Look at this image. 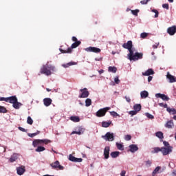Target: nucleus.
Instances as JSON below:
<instances>
[{
    "label": "nucleus",
    "instance_id": "cd10ccee",
    "mask_svg": "<svg viewBox=\"0 0 176 176\" xmlns=\"http://www.w3.org/2000/svg\"><path fill=\"white\" fill-rule=\"evenodd\" d=\"M140 96H141V98H146V97H148V96H149V93H148V91H142L140 93Z\"/></svg>",
    "mask_w": 176,
    "mask_h": 176
},
{
    "label": "nucleus",
    "instance_id": "dca6fc26",
    "mask_svg": "<svg viewBox=\"0 0 176 176\" xmlns=\"http://www.w3.org/2000/svg\"><path fill=\"white\" fill-rule=\"evenodd\" d=\"M155 97L157 98H162V100H163L164 101H168V100H170V98L167 96L162 94H156Z\"/></svg>",
    "mask_w": 176,
    "mask_h": 176
},
{
    "label": "nucleus",
    "instance_id": "f03ea898",
    "mask_svg": "<svg viewBox=\"0 0 176 176\" xmlns=\"http://www.w3.org/2000/svg\"><path fill=\"white\" fill-rule=\"evenodd\" d=\"M52 141L47 139H36L32 142V145L34 148H36L38 145H47V144H50Z\"/></svg>",
    "mask_w": 176,
    "mask_h": 176
},
{
    "label": "nucleus",
    "instance_id": "a18cd8bd",
    "mask_svg": "<svg viewBox=\"0 0 176 176\" xmlns=\"http://www.w3.org/2000/svg\"><path fill=\"white\" fill-rule=\"evenodd\" d=\"M146 118H148V119H155V117L149 113H146Z\"/></svg>",
    "mask_w": 176,
    "mask_h": 176
},
{
    "label": "nucleus",
    "instance_id": "6e6d98bb",
    "mask_svg": "<svg viewBox=\"0 0 176 176\" xmlns=\"http://www.w3.org/2000/svg\"><path fill=\"white\" fill-rule=\"evenodd\" d=\"M151 164H152V161L148 160L146 162V166H148V167H151Z\"/></svg>",
    "mask_w": 176,
    "mask_h": 176
},
{
    "label": "nucleus",
    "instance_id": "2eb2a0df",
    "mask_svg": "<svg viewBox=\"0 0 176 176\" xmlns=\"http://www.w3.org/2000/svg\"><path fill=\"white\" fill-rule=\"evenodd\" d=\"M167 32L169 35H171V36L175 35L176 33V27L175 26L169 27L167 29Z\"/></svg>",
    "mask_w": 176,
    "mask_h": 176
},
{
    "label": "nucleus",
    "instance_id": "69168bd1",
    "mask_svg": "<svg viewBox=\"0 0 176 176\" xmlns=\"http://www.w3.org/2000/svg\"><path fill=\"white\" fill-rule=\"evenodd\" d=\"M157 46H159V43H157V44L153 45V48H154V49H157Z\"/></svg>",
    "mask_w": 176,
    "mask_h": 176
},
{
    "label": "nucleus",
    "instance_id": "4468645a",
    "mask_svg": "<svg viewBox=\"0 0 176 176\" xmlns=\"http://www.w3.org/2000/svg\"><path fill=\"white\" fill-rule=\"evenodd\" d=\"M25 173V166H21L19 167L16 168V174L18 175H23Z\"/></svg>",
    "mask_w": 176,
    "mask_h": 176
},
{
    "label": "nucleus",
    "instance_id": "9b49d317",
    "mask_svg": "<svg viewBox=\"0 0 176 176\" xmlns=\"http://www.w3.org/2000/svg\"><path fill=\"white\" fill-rule=\"evenodd\" d=\"M86 52H90L92 53H101V49L96 47H89L85 49Z\"/></svg>",
    "mask_w": 176,
    "mask_h": 176
},
{
    "label": "nucleus",
    "instance_id": "1a4fd4ad",
    "mask_svg": "<svg viewBox=\"0 0 176 176\" xmlns=\"http://www.w3.org/2000/svg\"><path fill=\"white\" fill-rule=\"evenodd\" d=\"M142 57H144V54H142V52H135L133 58L131 59V61H137L138 60H141L142 59Z\"/></svg>",
    "mask_w": 176,
    "mask_h": 176
},
{
    "label": "nucleus",
    "instance_id": "aec40b11",
    "mask_svg": "<svg viewBox=\"0 0 176 176\" xmlns=\"http://www.w3.org/2000/svg\"><path fill=\"white\" fill-rule=\"evenodd\" d=\"M12 107L14 109H20V107H23V103L19 102L18 99H16V102L12 104Z\"/></svg>",
    "mask_w": 176,
    "mask_h": 176
},
{
    "label": "nucleus",
    "instance_id": "0e129e2a",
    "mask_svg": "<svg viewBox=\"0 0 176 176\" xmlns=\"http://www.w3.org/2000/svg\"><path fill=\"white\" fill-rule=\"evenodd\" d=\"M152 79H153V77L152 76H149L148 77V82H151Z\"/></svg>",
    "mask_w": 176,
    "mask_h": 176
},
{
    "label": "nucleus",
    "instance_id": "09e8293b",
    "mask_svg": "<svg viewBox=\"0 0 176 176\" xmlns=\"http://www.w3.org/2000/svg\"><path fill=\"white\" fill-rule=\"evenodd\" d=\"M162 8L164 9H166V10H168V9H170V7L168 6V3H164L162 5Z\"/></svg>",
    "mask_w": 176,
    "mask_h": 176
},
{
    "label": "nucleus",
    "instance_id": "338daca9",
    "mask_svg": "<svg viewBox=\"0 0 176 176\" xmlns=\"http://www.w3.org/2000/svg\"><path fill=\"white\" fill-rule=\"evenodd\" d=\"M98 73L100 74V75H101V74H104V71L102 69L99 70Z\"/></svg>",
    "mask_w": 176,
    "mask_h": 176
},
{
    "label": "nucleus",
    "instance_id": "49530a36",
    "mask_svg": "<svg viewBox=\"0 0 176 176\" xmlns=\"http://www.w3.org/2000/svg\"><path fill=\"white\" fill-rule=\"evenodd\" d=\"M148 36V33L143 32L140 34V38H142V39H145Z\"/></svg>",
    "mask_w": 176,
    "mask_h": 176
},
{
    "label": "nucleus",
    "instance_id": "4d7b16f0",
    "mask_svg": "<svg viewBox=\"0 0 176 176\" xmlns=\"http://www.w3.org/2000/svg\"><path fill=\"white\" fill-rule=\"evenodd\" d=\"M148 1L149 0H142L140 1V3H142V5H146V3H148Z\"/></svg>",
    "mask_w": 176,
    "mask_h": 176
},
{
    "label": "nucleus",
    "instance_id": "774afa93",
    "mask_svg": "<svg viewBox=\"0 0 176 176\" xmlns=\"http://www.w3.org/2000/svg\"><path fill=\"white\" fill-rule=\"evenodd\" d=\"M173 119H174V120H176V116H173Z\"/></svg>",
    "mask_w": 176,
    "mask_h": 176
},
{
    "label": "nucleus",
    "instance_id": "ddd939ff",
    "mask_svg": "<svg viewBox=\"0 0 176 176\" xmlns=\"http://www.w3.org/2000/svg\"><path fill=\"white\" fill-rule=\"evenodd\" d=\"M122 47L124 49H127V50L133 49V41H128L126 43H124V44H122Z\"/></svg>",
    "mask_w": 176,
    "mask_h": 176
},
{
    "label": "nucleus",
    "instance_id": "f704fd0d",
    "mask_svg": "<svg viewBox=\"0 0 176 176\" xmlns=\"http://www.w3.org/2000/svg\"><path fill=\"white\" fill-rule=\"evenodd\" d=\"M41 131H37L36 133H28V137H30L31 138H34V137L38 135V134H40Z\"/></svg>",
    "mask_w": 176,
    "mask_h": 176
},
{
    "label": "nucleus",
    "instance_id": "bb28decb",
    "mask_svg": "<svg viewBox=\"0 0 176 176\" xmlns=\"http://www.w3.org/2000/svg\"><path fill=\"white\" fill-rule=\"evenodd\" d=\"M70 120L74 123H78V122H80V118L78 116H71Z\"/></svg>",
    "mask_w": 176,
    "mask_h": 176
},
{
    "label": "nucleus",
    "instance_id": "2f4dec72",
    "mask_svg": "<svg viewBox=\"0 0 176 176\" xmlns=\"http://www.w3.org/2000/svg\"><path fill=\"white\" fill-rule=\"evenodd\" d=\"M116 146L119 151H124V146H123L122 144L117 142Z\"/></svg>",
    "mask_w": 176,
    "mask_h": 176
},
{
    "label": "nucleus",
    "instance_id": "0eeeda50",
    "mask_svg": "<svg viewBox=\"0 0 176 176\" xmlns=\"http://www.w3.org/2000/svg\"><path fill=\"white\" fill-rule=\"evenodd\" d=\"M50 166L54 170H64V166L60 165V162L58 161L50 164Z\"/></svg>",
    "mask_w": 176,
    "mask_h": 176
},
{
    "label": "nucleus",
    "instance_id": "37998d69",
    "mask_svg": "<svg viewBox=\"0 0 176 176\" xmlns=\"http://www.w3.org/2000/svg\"><path fill=\"white\" fill-rule=\"evenodd\" d=\"M131 13L132 14H133V16H138V13H140V10H132Z\"/></svg>",
    "mask_w": 176,
    "mask_h": 176
},
{
    "label": "nucleus",
    "instance_id": "a19ab883",
    "mask_svg": "<svg viewBox=\"0 0 176 176\" xmlns=\"http://www.w3.org/2000/svg\"><path fill=\"white\" fill-rule=\"evenodd\" d=\"M159 152H162V148L160 147H155L153 148V153H159Z\"/></svg>",
    "mask_w": 176,
    "mask_h": 176
},
{
    "label": "nucleus",
    "instance_id": "ea45409f",
    "mask_svg": "<svg viewBox=\"0 0 176 176\" xmlns=\"http://www.w3.org/2000/svg\"><path fill=\"white\" fill-rule=\"evenodd\" d=\"M90 105H91V99H90V98L86 99V100H85V106L90 107Z\"/></svg>",
    "mask_w": 176,
    "mask_h": 176
},
{
    "label": "nucleus",
    "instance_id": "4be33fe9",
    "mask_svg": "<svg viewBox=\"0 0 176 176\" xmlns=\"http://www.w3.org/2000/svg\"><path fill=\"white\" fill-rule=\"evenodd\" d=\"M155 74V72L152 69H148L146 72H143L142 75L144 76H149V75H153Z\"/></svg>",
    "mask_w": 176,
    "mask_h": 176
},
{
    "label": "nucleus",
    "instance_id": "20e7f679",
    "mask_svg": "<svg viewBox=\"0 0 176 176\" xmlns=\"http://www.w3.org/2000/svg\"><path fill=\"white\" fill-rule=\"evenodd\" d=\"M109 109H111V107H104L103 109H100L96 112V116L97 118H102L105 116L107 112H108Z\"/></svg>",
    "mask_w": 176,
    "mask_h": 176
},
{
    "label": "nucleus",
    "instance_id": "f3484780",
    "mask_svg": "<svg viewBox=\"0 0 176 176\" xmlns=\"http://www.w3.org/2000/svg\"><path fill=\"white\" fill-rule=\"evenodd\" d=\"M53 100L50 98H45L43 99V104L45 107H50Z\"/></svg>",
    "mask_w": 176,
    "mask_h": 176
},
{
    "label": "nucleus",
    "instance_id": "7c9ffc66",
    "mask_svg": "<svg viewBox=\"0 0 176 176\" xmlns=\"http://www.w3.org/2000/svg\"><path fill=\"white\" fill-rule=\"evenodd\" d=\"M71 134L72 135V134H78V135H80L83 134V129L80 128L78 131H74L72 132Z\"/></svg>",
    "mask_w": 176,
    "mask_h": 176
},
{
    "label": "nucleus",
    "instance_id": "13d9d810",
    "mask_svg": "<svg viewBox=\"0 0 176 176\" xmlns=\"http://www.w3.org/2000/svg\"><path fill=\"white\" fill-rule=\"evenodd\" d=\"M160 107H163L164 108H168L167 107V104H164V103H159Z\"/></svg>",
    "mask_w": 176,
    "mask_h": 176
},
{
    "label": "nucleus",
    "instance_id": "680f3d73",
    "mask_svg": "<svg viewBox=\"0 0 176 176\" xmlns=\"http://www.w3.org/2000/svg\"><path fill=\"white\" fill-rule=\"evenodd\" d=\"M72 39L73 42H80L79 41H78V38L75 36H73Z\"/></svg>",
    "mask_w": 176,
    "mask_h": 176
},
{
    "label": "nucleus",
    "instance_id": "473e14b6",
    "mask_svg": "<svg viewBox=\"0 0 176 176\" xmlns=\"http://www.w3.org/2000/svg\"><path fill=\"white\" fill-rule=\"evenodd\" d=\"M166 111H167L168 112H169V113H171V112H172V115H176V109H174V108L171 109V108H170V107H168V108L166 109Z\"/></svg>",
    "mask_w": 176,
    "mask_h": 176
},
{
    "label": "nucleus",
    "instance_id": "a878e982",
    "mask_svg": "<svg viewBox=\"0 0 176 176\" xmlns=\"http://www.w3.org/2000/svg\"><path fill=\"white\" fill-rule=\"evenodd\" d=\"M120 155V152L119 151H113L110 153V156L113 157V159H116Z\"/></svg>",
    "mask_w": 176,
    "mask_h": 176
},
{
    "label": "nucleus",
    "instance_id": "393cba45",
    "mask_svg": "<svg viewBox=\"0 0 176 176\" xmlns=\"http://www.w3.org/2000/svg\"><path fill=\"white\" fill-rule=\"evenodd\" d=\"M111 124H112V121H108V122L103 121L102 122V127L107 128V127H109Z\"/></svg>",
    "mask_w": 176,
    "mask_h": 176
},
{
    "label": "nucleus",
    "instance_id": "f8f14e48",
    "mask_svg": "<svg viewBox=\"0 0 176 176\" xmlns=\"http://www.w3.org/2000/svg\"><path fill=\"white\" fill-rule=\"evenodd\" d=\"M69 160H70V162H74V163H81V162H83V159L76 158L74 156H73L72 155H69Z\"/></svg>",
    "mask_w": 176,
    "mask_h": 176
},
{
    "label": "nucleus",
    "instance_id": "7ed1b4c3",
    "mask_svg": "<svg viewBox=\"0 0 176 176\" xmlns=\"http://www.w3.org/2000/svg\"><path fill=\"white\" fill-rule=\"evenodd\" d=\"M80 43H82L80 41H76L75 43H74L71 47H69L67 49V50H63L61 48L59 49V51L63 53V54H65V53H72V49H76V47H78V46H79L80 45Z\"/></svg>",
    "mask_w": 176,
    "mask_h": 176
},
{
    "label": "nucleus",
    "instance_id": "864d4df0",
    "mask_svg": "<svg viewBox=\"0 0 176 176\" xmlns=\"http://www.w3.org/2000/svg\"><path fill=\"white\" fill-rule=\"evenodd\" d=\"M131 140V135H125V140L126 141H130Z\"/></svg>",
    "mask_w": 176,
    "mask_h": 176
},
{
    "label": "nucleus",
    "instance_id": "6e6552de",
    "mask_svg": "<svg viewBox=\"0 0 176 176\" xmlns=\"http://www.w3.org/2000/svg\"><path fill=\"white\" fill-rule=\"evenodd\" d=\"M161 152L164 155V156H166L168 155L169 153H171L173 152V146H168V147H162L161 148Z\"/></svg>",
    "mask_w": 176,
    "mask_h": 176
},
{
    "label": "nucleus",
    "instance_id": "3c124183",
    "mask_svg": "<svg viewBox=\"0 0 176 176\" xmlns=\"http://www.w3.org/2000/svg\"><path fill=\"white\" fill-rule=\"evenodd\" d=\"M137 113L138 112L135 110L129 111V115H131V116H134V115H137Z\"/></svg>",
    "mask_w": 176,
    "mask_h": 176
},
{
    "label": "nucleus",
    "instance_id": "e2e57ef3",
    "mask_svg": "<svg viewBox=\"0 0 176 176\" xmlns=\"http://www.w3.org/2000/svg\"><path fill=\"white\" fill-rule=\"evenodd\" d=\"M121 176H126V170H122L121 173H120Z\"/></svg>",
    "mask_w": 176,
    "mask_h": 176
},
{
    "label": "nucleus",
    "instance_id": "c9c22d12",
    "mask_svg": "<svg viewBox=\"0 0 176 176\" xmlns=\"http://www.w3.org/2000/svg\"><path fill=\"white\" fill-rule=\"evenodd\" d=\"M155 135H156V137H157L158 138H160V140H163V138H164V136H163L162 132H160V131L157 132V133H155Z\"/></svg>",
    "mask_w": 176,
    "mask_h": 176
},
{
    "label": "nucleus",
    "instance_id": "e433bc0d",
    "mask_svg": "<svg viewBox=\"0 0 176 176\" xmlns=\"http://www.w3.org/2000/svg\"><path fill=\"white\" fill-rule=\"evenodd\" d=\"M17 160V155L16 154H14L9 160L10 163H13L14 162H16Z\"/></svg>",
    "mask_w": 176,
    "mask_h": 176
},
{
    "label": "nucleus",
    "instance_id": "4c0bfd02",
    "mask_svg": "<svg viewBox=\"0 0 176 176\" xmlns=\"http://www.w3.org/2000/svg\"><path fill=\"white\" fill-rule=\"evenodd\" d=\"M8 112V109L3 106H0V113H6Z\"/></svg>",
    "mask_w": 176,
    "mask_h": 176
},
{
    "label": "nucleus",
    "instance_id": "052dcab7",
    "mask_svg": "<svg viewBox=\"0 0 176 176\" xmlns=\"http://www.w3.org/2000/svg\"><path fill=\"white\" fill-rule=\"evenodd\" d=\"M19 130H20V131H23V133H25V129L21 127V126H19Z\"/></svg>",
    "mask_w": 176,
    "mask_h": 176
},
{
    "label": "nucleus",
    "instance_id": "5fc2aeb1",
    "mask_svg": "<svg viewBox=\"0 0 176 176\" xmlns=\"http://www.w3.org/2000/svg\"><path fill=\"white\" fill-rule=\"evenodd\" d=\"M163 144L165 146H166V148H168V146H170V143H168V142H166V141H164L163 142Z\"/></svg>",
    "mask_w": 176,
    "mask_h": 176
},
{
    "label": "nucleus",
    "instance_id": "c85d7f7f",
    "mask_svg": "<svg viewBox=\"0 0 176 176\" xmlns=\"http://www.w3.org/2000/svg\"><path fill=\"white\" fill-rule=\"evenodd\" d=\"M142 106L140 104H136L133 106V109L136 111V112H140L141 111Z\"/></svg>",
    "mask_w": 176,
    "mask_h": 176
},
{
    "label": "nucleus",
    "instance_id": "8fccbe9b",
    "mask_svg": "<svg viewBox=\"0 0 176 176\" xmlns=\"http://www.w3.org/2000/svg\"><path fill=\"white\" fill-rule=\"evenodd\" d=\"M152 12H153V13H155V17L157 18L159 17V11H157V10H153Z\"/></svg>",
    "mask_w": 176,
    "mask_h": 176
},
{
    "label": "nucleus",
    "instance_id": "9d476101",
    "mask_svg": "<svg viewBox=\"0 0 176 176\" xmlns=\"http://www.w3.org/2000/svg\"><path fill=\"white\" fill-rule=\"evenodd\" d=\"M102 138L106 141H113L115 140L113 133H111V132H107L104 136H102Z\"/></svg>",
    "mask_w": 176,
    "mask_h": 176
},
{
    "label": "nucleus",
    "instance_id": "412c9836",
    "mask_svg": "<svg viewBox=\"0 0 176 176\" xmlns=\"http://www.w3.org/2000/svg\"><path fill=\"white\" fill-rule=\"evenodd\" d=\"M129 151L132 153H134V152H137L138 151V146L137 144H131L129 146Z\"/></svg>",
    "mask_w": 176,
    "mask_h": 176
},
{
    "label": "nucleus",
    "instance_id": "f257e3e1",
    "mask_svg": "<svg viewBox=\"0 0 176 176\" xmlns=\"http://www.w3.org/2000/svg\"><path fill=\"white\" fill-rule=\"evenodd\" d=\"M51 71H54V67L45 65L41 68L40 72L41 74H43L44 75L49 76L50 75H52Z\"/></svg>",
    "mask_w": 176,
    "mask_h": 176
},
{
    "label": "nucleus",
    "instance_id": "5701e85b",
    "mask_svg": "<svg viewBox=\"0 0 176 176\" xmlns=\"http://www.w3.org/2000/svg\"><path fill=\"white\" fill-rule=\"evenodd\" d=\"M128 51L129 52V53L128 54V58L129 60H130V61H131L133 57L134 56V51L133 50V48H130L129 50H128Z\"/></svg>",
    "mask_w": 176,
    "mask_h": 176
},
{
    "label": "nucleus",
    "instance_id": "c756f323",
    "mask_svg": "<svg viewBox=\"0 0 176 176\" xmlns=\"http://www.w3.org/2000/svg\"><path fill=\"white\" fill-rule=\"evenodd\" d=\"M116 71H118V69L116 68V67H112V66L109 67V72H113V74H116Z\"/></svg>",
    "mask_w": 176,
    "mask_h": 176
},
{
    "label": "nucleus",
    "instance_id": "bf43d9fd",
    "mask_svg": "<svg viewBox=\"0 0 176 176\" xmlns=\"http://www.w3.org/2000/svg\"><path fill=\"white\" fill-rule=\"evenodd\" d=\"M125 100L127 102H131V99L129 96H125Z\"/></svg>",
    "mask_w": 176,
    "mask_h": 176
},
{
    "label": "nucleus",
    "instance_id": "b1692460",
    "mask_svg": "<svg viewBox=\"0 0 176 176\" xmlns=\"http://www.w3.org/2000/svg\"><path fill=\"white\" fill-rule=\"evenodd\" d=\"M165 126L167 129H173V127H174V122H173V120H169L166 122Z\"/></svg>",
    "mask_w": 176,
    "mask_h": 176
},
{
    "label": "nucleus",
    "instance_id": "c03bdc74",
    "mask_svg": "<svg viewBox=\"0 0 176 176\" xmlns=\"http://www.w3.org/2000/svg\"><path fill=\"white\" fill-rule=\"evenodd\" d=\"M110 115H111V116H113L114 118H117V116H120V115L116 113V111H111Z\"/></svg>",
    "mask_w": 176,
    "mask_h": 176
},
{
    "label": "nucleus",
    "instance_id": "72a5a7b5",
    "mask_svg": "<svg viewBox=\"0 0 176 176\" xmlns=\"http://www.w3.org/2000/svg\"><path fill=\"white\" fill-rule=\"evenodd\" d=\"M43 151H46V148L42 146H39L36 148V152H43Z\"/></svg>",
    "mask_w": 176,
    "mask_h": 176
},
{
    "label": "nucleus",
    "instance_id": "a211bd4d",
    "mask_svg": "<svg viewBox=\"0 0 176 176\" xmlns=\"http://www.w3.org/2000/svg\"><path fill=\"white\" fill-rule=\"evenodd\" d=\"M111 151V148L109 146H106L104 149V159H109V152Z\"/></svg>",
    "mask_w": 176,
    "mask_h": 176
},
{
    "label": "nucleus",
    "instance_id": "de8ad7c7",
    "mask_svg": "<svg viewBox=\"0 0 176 176\" xmlns=\"http://www.w3.org/2000/svg\"><path fill=\"white\" fill-rule=\"evenodd\" d=\"M71 65H75V63H69L67 65H63V67L68 68V67H71Z\"/></svg>",
    "mask_w": 176,
    "mask_h": 176
},
{
    "label": "nucleus",
    "instance_id": "603ef678",
    "mask_svg": "<svg viewBox=\"0 0 176 176\" xmlns=\"http://www.w3.org/2000/svg\"><path fill=\"white\" fill-rule=\"evenodd\" d=\"M114 82L115 83H116V85H119V83H120V80H119V77H116L114 78Z\"/></svg>",
    "mask_w": 176,
    "mask_h": 176
},
{
    "label": "nucleus",
    "instance_id": "79ce46f5",
    "mask_svg": "<svg viewBox=\"0 0 176 176\" xmlns=\"http://www.w3.org/2000/svg\"><path fill=\"white\" fill-rule=\"evenodd\" d=\"M27 123L28 124H32L34 123V120H32V118H31L30 116L28 117Z\"/></svg>",
    "mask_w": 176,
    "mask_h": 176
},
{
    "label": "nucleus",
    "instance_id": "58836bf2",
    "mask_svg": "<svg viewBox=\"0 0 176 176\" xmlns=\"http://www.w3.org/2000/svg\"><path fill=\"white\" fill-rule=\"evenodd\" d=\"M160 170V166H157L155 170L152 173V175L155 176L157 173H159V170Z\"/></svg>",
    "mask_w": 176,
    "mask_h": 176
},
{
    "label": "nucleus",
    "instance_id": "6ab92c4d",
    "mask_svg": "<svg viewBox=\"0 0 176 176\" xmlns=\"http://www.w3.org/2000/svg\"><path fill=\"white\" fill-rule=\"evenodd\" d=\"M166 78L169 80L170 83H174V82H176L175 76L170 74L169 72L167 73Z\"/></svg>",
    "mask_w": 176,
    "mask_h": 176
},
{
    "label": "nucleus",
    "instance_id": "39448f33",
    "mask_svg": "<svg viewBox=\"0 0 176 176\" xmlns=\"http://www.w3.org/2000/svg\"><path fill=\"white\" fill-rule=\"evenodd\" d=\"M17 100V97L16 96H10L8 98H0V101H5L6 102H10V104H14Z\"/></svg>",
    "mask_w": 176,
    "mask_h": 176
},
{
    "label": "nucleus",
    "instance_id": "423d86ee",
    "mask_svg": "<svg viewBox=\"0 0 176 176\" xmlns=\"http://www.w3.org/2000/svg\"><path fill=\"white\" fill-rule=\"evenodd\" d=\"M80 91L81 92V94L79 95V98H87L90 94L89 91H87V88L81 89H80Z\"/></svg>",
    "mask_w": 176,
    "mask_h": 176
}]
</instances>
